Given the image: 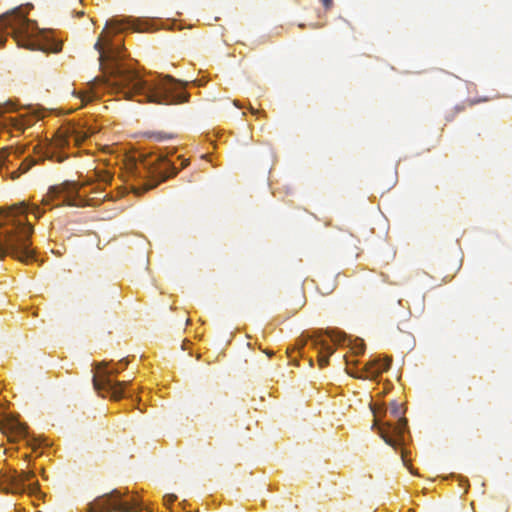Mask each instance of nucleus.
Wrapping results in <instances>:
<instances>
[{
	"instance_id": "1",
	"label": "nucleus",
	"mask_w": 512,
	"mask_h": 512,
	"mask_svg": "<svg viewBox=\"0 0 512 512\" xmlns=\"http://www.w3.org/2000/svg\"><path fill=\"white\" fill-rule=\"evenodd\" d=\"M94 49L99 52L100 65L111 63V74L117 91L126 99L141 96L139 102L156 105H174L188 102L190 95L184 85L170 75L154 80H144L137 72L119 64L122 58V47L103 34L98 38Z\"/></svg>"
},
{
	"instance_id": "2",
	"label": "nucleus",
	"mask_w": 512,
	"mask_h": 512,
	"mask_svg": "<svg viewBox=\"0 0 512 512\" xmlns=\"http://www.w3.org/2000/svg\"><path fill=\"white\" fill-rule=\"evenodd\" d=\"M28 213L39 218L44 210L38 206L29 208L24 203L1 209L0 259L11 256L21 262H28L34 258V250L30 242L33 227L28 222Z\"/></svg>"
},
{
	"instance_id": "3",
	"label": "nucleus",
	"mask_w": 512,
	"mask_h": 512,
	"mask_svg": "<svg viewBox=\"0 0 512 512\" xmlns=\"http://www.w3.org/2000/svg\"><path fill=\"white\" fill-rule=\"evenodd\" d=\"M9 35L19 47L31 51L57 53L62 49V43L55 41L49 33L38 30L21 7L0 16V48L5 45Z\"/></svg>"
},
{
	"instance_id": "4",
	"label": "nucleus",
	"mask_w": 512,
	"mask_h": 512,
	"mask_svg": "<svg viewBox=\"0 0 512 512\" xmlns=\"http://www.w3.org/2000/svg\"><path fill=\"white\" fill-rule=\"evenodd\" d=\"M371 410L374 415L372 428L378 427V433L385 443L395 449L402 445L407 427L402 405L395 401L391 402L390 407L384 412V416L389 414L391 419L383 423L380 421V408L371 407Z\"/></svg>"
},
{
	"instance_id": "5",
	"label": "nucleus",
	"mask_w": 512,
	"mask_h": 512,
	"mask_svg": "<svg viewBox=\"0 0 512 512\" xmlns=\"http://www.w3.org/2000/svg\"><path fill=\"white\" fill-rule=\"evenodd\" d=\"M126 492L113 489L109 493H105L97 497L88 505L89 512H139L142 510L141 503L132 499L131 501H123Z\"/></svg>"
},
{
	"instance_id": "6",
	"label": "nucleus",
	"mask_w": 512,
	"mask_h": 512,
	"mask_svg": "<svg viewBox=\"0 0 512 512\" xmlns=\"http://www.w3.org/2000/svg\"><path fill=\"white\" fill-rule=\"evenodd\" d=\"M141 165L146 177L150 178V181L144 185V191L156 187L160 182L177 174L174 164L164 155H151L144 159Z\"/></svg>"
},
{
	"instance_id": "7",
	"label": "nucleus",
	"mask_w": 512,
	"mask_h": 512,
	"mask_svg": "<svg viewBox=\"0 0 512 512\" xmlns=\"http://www.w3.org/2000/svg\"><path fill=\"white\" fill-rule=\"evenodd\" d=\"M56 200H61V203L55 206L68 205L80 206L83 199L79 197V186L74 181H64L59 185H53L49 188L46 195L42 198V205H50Z\"/></svg>"
},
{
	"instance_id": "8",
	"label": "nucleus",
	"mask_w": 512,
	"mask_h": 512,
	"mask_svg": "<svg viewBox=\"0 0 512 512\" xmlns=\"http://www.w3.org/2000/svg\"><path fill=\"white\" fill-rule=\"evenodd\" d=\"M97 373L93 376V386L98 393L107 392L115 400L123 397L127 381H112L111 374H117L119 368L107 371L104 364L97 365Z\"/></svg>"
},
{
	"instance_id": "9",
	"label": "nucleus",
	"mask_w": 512,
	"mask_h": 512,
	"mask_svg": "<svg viewBox=\"0 0 512 512\" xmlns=\"http://www.w3.org/2000/svg\"><path fill=\"white\" fill-rule=\"evenodd\" d=\"M17 110V105L13 101H7L0 103V127L3 130H7L12 133L17 131L19 133L24 132L28 127H31L35 119L30 116H19V117H4L3 114Z\"/></svg>"
},
{
	"instance_id": "10",
	"label": "nucleus",
	"mask_w": 512,
	"mask_h": 512,
	"mask_svg": "<svg viewBox=\"0 0 512 512\" xmlns=\"http://www.w3.org/2000/svg\"><path fill=\"white\" fill-rule=\"evenodd\" d=\"M93 133L90 129L86 130L76 126L61 127L51 142V148L63 149L69 146L71 141L79 146Z\"/></svg>"
},
{
	"instance_id": "11",
	"label": "nucleus",
	"mask_w": 512,
	"mask_h": 512,
	"mask_svg": "<svg viewBox=\"0 0 512 512\" xmlns=\"http://www.w3.org/2000/svg\"><path fill=\"white\" fill-rule=\"evenodd\" d=\"M391 359H374L368 362L365 366V370L359 375L351 374L356 378H376L381 373L387 371L390 368Z\"/></svg>"
},
{
	"instance_id": "12",
	"label": "nucleus",
	"mask_w": 512,
	"mask_h": 512,
	"mask_svg": "<svg viewBox=\"0 0 512 512\" xmlns=\"http://www.w3.org/2000/svg\"><path fill=\"white\" fill-rule=\"evenodd\" d=\"M311 339H313L314 348L318 350V364L321 368H324L328 365L329 357L333 354L334 350L319 336H311Z\"/></svg>"
},
{
	"instance_id": "13",
	"label": "nucleus",
	"mask_w": 512,
	"mask_h": 512,
	"mask_svg": "<svg viewBox=\"0 0 512 512\" xmlns=\"http://www.w3.org/2000/svg\"><path fill=\"white\" fill-rule=\"evenodd\" d=\"M35 477L33 471H16L9 476L10 483L17 489L23 490L24 484L31 481Z\"/></svg>"
},
{
	"instance_id": "14",
	"label": "nucleus",
	"mask_w": 512,
	"mask_h": 512,
	"mask_svg": "<svg viewBox=\"0 0 512 512\" xmlns=\"http://www.w3.org/2000/svg\"><path fill=\"white\" fill-rule=\"evenodd\" d=\"M336 288L335 278L326 279L325 277L319 278L317 281V289L323 295L331 294Z\"/></svg>"
},
{
	"instance_id": "15",
	"label": "nucleus",
	"mask_w": 512,
	"mask_h": 512,
	"mask_svg": "<svg viewBox=\"0 0 512 512\" xmlns=\"http://www.w3.org/2000/svg\"><path fill=\"white\" fill-rule=\"evenodd\" d=\"M34 164H35V161H34L33 159H28V158H27V159H25V160L21 163V165H20L19 169H18V170H16V171H13V172L11 173V178H12V179H16V178H18V177H19V175H20L21 173H25V172H27V171H28V170H29V169H30Z\"/></svg>"
},
{
	"instance_id": "16",
	"label": "nucleus",
	"mask_w": 512,
	"mask_h": 512,
	"mask_svg": "<svg viewBox=\"0 0 512 512\" xmlns=\"http://www.w3.org/2000/svg\"><path fill=\"white\" fill-rule=\"evenodd\" d=\"M129 23H130L129 20H121V19L113 18L107 22L106 27H109V28L115 30V32H120L125 28V25L129 24Z\"/></svg>"
},
{
	"instance_id": "17",
	"label": "nucleus",
	"mask_w": 512,
	"mask_h": 512,
	"mask_svg": "<svg viewBox=\"0 0 512 512\" xmlns=\"http://www.w3.org/2000/svg\"><path fill=\"white\" fill-rule=\"evenodd\" d=\"M7 426H9L11 431L15 432V434L18 436H24L27 432L26 425L18 421H11L7 424Z\"/></svg>"
},
{
	"instance_id": "18",
	"label": "nucleus",
	"mask_w": 512,
	"mask_h": 512,
	"mask_svg": "<svg viewBox=\"0 0 512 512\" xmlns=\"http://www.w3.org/2000/svg\"><path fill=\"white\" fill-rule=\"evenodd\" d=\"M147 136L151 139H154L155 141H165L167 139H171L172 135L162 132V131H154V132H148Z\"/></svg>"
},
{
	"instance_id": "19",
	"label": "nucleus",
	"mask_w": 512,
	"mask_h": 512,
	"mask_svg": "<svg viewBox=\"0 0 512 512\" xmlns=\"http://www.w3.org/2000/svg\"><path fill=\"white\" fill-rule=\"evenodd\" d=\"M326 334L332 339V341L336 343H341L342 341H344L345 338V335L343 333L336 332L334 330H327Z\"/></svg>"
},
{
	"instance_id": "20",
	"label": "nucleus",
	"mask_w": 512,
	"mask_h": 512,
	"mask_svg": "<svg viewBox=\"0 0 512 512\" xmlns=\"http://www.w3.org/2000/svg\"><path fill=\"white\" fill-rule=\"evenodd\" d=\"M8 156H9V152H8L7 148H4L0 151V172H2V169L8 162Z\"/></svg>"
},
{
	"instance_id": "21",
	"label": "nucleus",
	"mask_w": 512,
	"mask_h": 512,
	"mask_svg": "<svg viewBox=\"0 0 512 512\" xmlns=\"http://www.w3.org/2000/svg\"><path fill=\"white\" fill-rule=\"evenodd\" d=\"M79 97H80L82 103H88L93 100L94 95L90 92H83V93H80Z\"/></svg>"
},
{
	"instance_id": "22",
	"label": "nucleus",
	"mask_w": 512,
	"mask_h": 512,
	"mask_svg": "<svg viewBox=\"0 0 512 512\" xmlns=\"http://www.w3.org/2000/svg\"><path fill=\"white\" fill-rule=\"evenodd\" d=\"M490 99H491V98H489V97L470 99V100H469V105H476V104H479V103H481V102H487V101H489Z\"/></svg>"
},
{
	"instance_id": "23",
	"label": "nucleus",
	"mask_w": 512,
	"mask_h": 512,
	"mask_svg": "<svg viewBox=\"0 0 512 512\" xmlns=\"http://www.w3.org/2000/svg\"><path fill=\"white\" fill-rule=\"evenodd\" d=\"M176 498L177 497L175 495H166L164 497V500H165L166 504H171V503H173L176 500Z\"/></svg>"
},
{
	"instance_id": "24",
	"label": "nucleus",
	"mask_w": 512,
	"mask_h": 512,
	"mask_svg": "<svg viewBox=\"0 0 512 512\" xmlns=\"http://www.w3.org/2000/svg\"><path fill=\"white\" fill-rule=\"evenodd\" d=\"M320 1L322 2L325 9H330L333 4V0H320Z\"/></svg>"
},
{
	"instance_id": "25",
	"label": "nucleus",
	"mask_w": 512,
	"mask_h": 512,
	"mask_svg": "<svg viewBox=\"0 0 512 512\" xmlns=\"http://www.w3.org/2000/svg\"><path fill=\"white\" fill-rule=\"evenodd\" d=\"M29 488H30L31 492H36L39 489L38 482L30 483Z\"/></svg>"
},
{
	"instance_id": "26",
	"label": "nucleus",
	"mask_w": 512,
	"mask_h": 512,
	"mask_svg": "<svg viewBox=\"0 0 512 512\" xmlns=\"http://www.w3.org/2000/svg\"><path fill=\"white\" fill-rule=\"evenodd\" d=\"M249 111L253 114V115H259L261 112L255 108H253L252 106L249 107Z\"/></svg>"
},
{
	"instance_id": "27",
	"label": "nucleus",
	"mask_w": 512,
	"mask_h": 512,
	"mask_svg": "<svg viewBox=\"0 0 512 512\" xmlns=\"http://www.w3.org/2000/svg\"><path fill=\"white\" fill-rule=\"evenodd\" d=\"M249 111L253 114V115H259L261 112L255 108H253L252 106L249 107Z\"/></svg>"
},
{
	"instance_id": "28",
	"label": "nucleus",
	"mask_w": 512,
	"mask_h": 512,
	"mask_svg": "<svg viewBox=\"0 0 512 512\" xmlns=\"http://www.w3.org/2000/svg\"><path fill=\"white\" fill-rule=\"evenodd\" d=\"M102 180H103L104 182H106V183L110 182V181H111V176H110V174L106 173Z\"/></svg>"
},
{
	"instance_id": "29",
	"label": "nucleus",
	"mask_w": 512,
	"mask_h": 512,
	"mask_svg": "<svg viewBox=\"0 0 512 512\" xmlns=\"http://www.w3.org/2000/svg\"><path fill=\"white\" fill-rule=\"evenodd\" d=\"M187 165H188V160H183L182 164H181V167L185 168Z\"/></svg>"
},
{
	"instance_id": "30",
	"label": "nucleus",
	"mask_w": 512,
	"mask_h": 512,
	"mask_svg": "<svg viewBox=\"0 0 512 512\" xmlns=\"http://www.w3.org/2000/svg\"><path fill=\"white\" fill-rule=\"evenodd\" d=\"M127 363H128V362H127L125 359H121V360L119 361V364H123L124 366H126V365H127Z\"/></svg>"
},
{
	"instance_id": "31",
	"label": "nucleus",
	"mask_w": 512,
	"mask_h": 512,
	"mask_svg": "<svg viewBox=\"0 0 512 512\" xmlns=\"http://www.w3.org/2000/svg\"><path fill=\"white\" fill-rule=\"evenodd\" d=\"M233 103H234V105H235L236 107H239V108L241 107V106L239 105V103H238V101H237V100H235Z\"/></svg>"
},
{
	"instance_id": "32",
	"label": "nucleus",
	"mask_w": 512,
	"mask_h": 512,
	"mask_svg": "<svg viewBox=\"0 0 512 512\" xmlns=\"http://www.w3.org/2000/svg\"><path fill=\"white\" fill-rule=\"evenodd\" d=\"M304 304H305V301H304V300H302V301L300 302L299 307H300V308H301V307H303V306H304Z\"/></svg>"
},
{
	"instance_id": "33",
	"label": "nucleus",
	"mask_w": 512,
	"mask_h": 512,
	"mask_svg": "<svg viewBox=\"0 0 512 512\" xmlns=\"http://www.w3.org/2000/svg\"><path fill=\"white\" fill-rule=\"evenodd\" d=\"M299 293H300L301 298H303V291H302V290H300V292H299Z\"/></svg>"
}]
</instances>
